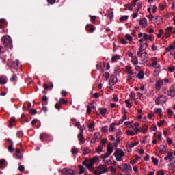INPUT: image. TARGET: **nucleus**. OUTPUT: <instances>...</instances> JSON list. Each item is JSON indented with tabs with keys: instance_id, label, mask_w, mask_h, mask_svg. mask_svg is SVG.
I'll list each match as a JSON object with an SVG mask.
<instances>
[{
	"instance_id": "4468645a",
	"label": "nucleus",
	"mask_w": 175,
	"mask_h": 175,
	"mask_svg": "<svg viewBox=\"0 0 175 175\" xmlns=\"http://www.w3.org/2000/svg\"><path fill=\"white\" fill-rule=\"evenodd\" d=\"M96 103L95 102H93L90 104V106L88 107V114L91 113L92 109H96Z\"/></svg>"
},
{
	"instance_id": "72a5a7b5",
	"label": "nucleus",
	"mask_w": 175,
	"mask_h": 175,
	"mask_svg": "<svg viewBox=\"0 0 175 175\" xmlns=\"http://www.w3.org/2000/svg\"><path fill=\"white\" fill-rule=\"evenodd\" d=\"M124 125L126 126H128V128H132L133 129H135V127L133 126V125L131 124L130 122H125Z\"/></svg>"
},
{
	"instance_id": "f257e3e1",
	"label": "nucleus",
	"mask_w": 175,
	"mask_h": 175,
	"mask_svg": "<svg viewBox=\"0 0 175 175\" xmlns=\"http://www.w3.org/2000/svg\"><path fill=\"white\" fill-rule=\"evenodd\" d=\"M75 126H76L77 128H79V129H80L81 132L78 135V139L82 144H84V143H85V139H84V137L83 136V132H84V130L85 129V126H84V125L81 126L80 124V122H75Z\"/></svg>"
},
{
	"instance_id": "79ce46f5",
	"label": "nucleus",
	"mask_w": 175,
	"mask_h": 175,
	"mask_svg": "<svg viewBox=\"0 0 175 175\" xmlns=\"http://www.w3.org/2000/svg\"><path fill=\"white\" fill-rule=\"evenodd\" d=\"M55 109H57V110H61V103L59 101L57 102L55 105Z\"/></svg>"
},
{
	"instance_id": "58836bf2",
	"label": "nucleus",
	"mask_w": 175,
	"mask_h": 175,
	"mask_svg": "<svg viewBox=\"0 0 175 175\" xmlns=\"http://www.w3.org/2000/svg\"><path fill=\"white\" fill-rule=\"evenodd\" d=\"M96 151L97 154H100V152H102V151H103V148H102V146H98L96 149Z\"/></svg>"
},
{
	"instance_id": "2eb2a0df",
	"label": "nucleus",
	"mask_w": 175,
	"mask_h": 175,
	"mask_svg": "<svg viewBox=\"0 0 175 175\" xmlns=\"http://www.w3.org/2000/svg\"><path fill=\"white\" fill-rule=\"evenodd\" d=\"M139 25H142V26L143 27V28L147 27V19H146V18H142V19L139 21Z\"/></svg>"
},
{
	"instance_id": "de8ad7c7",
	"label": "nucleus",
	"mask_w": 175,
	"mask_h": 175,
	"mask_svg": "<svg viewBox=\"0 0 175 175\" xmlns=\"http://www.w3.org/2000/svg\"><path fill=\"white\" fill-rule=\"evenodd\" d=\"M154 113L156 114H159V116H161V113H162V108H158L154 111Z\"/></svg>"
},
{
	"instance_id": "09e8293b",
	"label": "nucleus",
	"mask_w": 175,
	"mask_h": 175,
	"mask_svg": "<svg viewBox=\"0 0 175 175\" xmlns=\"http://www.w3.org/2000/svg\"><path fill=\"white\" fill-rule=\"evenodd\" d=\"M129 97L131 98V99H133V100H135V99H136V94H135L134 92H131L129 95Z\"/></svg>"
},
{
	"instance_id": "a18cd8bd",
	"label": "nucleus",
	"mask_w": 175,
	"mask_h": 175,
	"mask_svg": "<svg viewBox=\"0 0 175 175\" xmlns=\"http://www.w3.org/2000/svg\"><path fill=\"white\" fill-rule=\"evenodd\" d=\"M8 151L9 152H13V151H14V148H13V144H10L8 146Z\"/></svg>"
},
{
	"instance_id": "f704fd0d",
	"label": "nucleus",
	"mask_w": 175,
	"mask_h": 175,
	"mask_svg": "<svg viewBox=\"0 0 175 175\" xmlns=\"http://www.w3.org/2000/svg\"><path fill=\"white\" fill-rule=\"evenodd\" d=\"M110 155L111 154L109 153H105L100 156V158H102V159H106V158H109Z\"/></svg>"
},
{
	"instance_id": "c03bdc74",
	"label": "nucleus",
	"mask_w": 175,
	"mask_h": 175,
	"mask_svg": "<svg viewBox=\"0 0 175 175\" xmlns=\"http://www.w3.org/2000/svg\"><path fill=\"white\" fill-rule=\"evenodd\" d=\"M88 27H89L90 32H91V33L94 32L95 27H94V26H92V25H91V24H89Z\"/></svg>"
},
{
	"instance_id": "c756f323",
	"label": "nucleus",
	"mask_w": 175,
	"mask_h": 175,
	"mask_svg": "<svg viewBox=\"0 0 175 175\" xmlns=\"http://www.w3.org/2000/svg\"><path fill=\"white\" fill-rule=\"evenodd\" d=\"M128 18H129V16L126 15H124L120 18V23H124V21H126V20H128Z\"/></svg>"
},
{
	"instance_id": "a19ab883",
	"label": "nucleus",
	"mask_w": 175,
	"mask_h": 175,
	"mask_svg": "<svg viewBox=\"0 0 175 175\" xmlns=\"http://www.w3.org/2000/svg\"><path fill=\"white\" fill-rule=\"evenodd\" d=\"M101 131L103 133H106V132L109 131V127L107 126H105L101 129Z\"/></svg>"
},
{
	"instance_id": "4be33fe9",
	"label": "nucleus",
	"mask_w": 175,
	"mask_h": 175,
	"mask_svg": "<svg viewBox=\"0 0 175 175\" xmlns=\"http://www.w3.org/2000/svg\"><path fill=\"white\" fill-rule=\"evenodd\" d=\"M152 65L157 69H159V68H161V65H159V64L158 65V63L157 62V57H155L154 59L153 60Z\"/></svg>"
},
{
	"instance_id": "7c9ffc66",
	"label": "nucleus",
	"mask_w": 175,
	"mask_h": 175,
	"mask_svg": "<svg viewBox=\"0 0 175 175\" xmlns=\"http://www.w3.org/2000/svg\"><path fill=\"white\" fill-rule=\"evenodd\" d=\"M96 66L98 70H100V72H105V69L103 68L101 64H96Z\"/></svg>"
},
{
	"instance_id": "c85d7f7f",
	"label": "nucleus",
	"mask_w": 175,
	"mask_h": 175,
	"mask_svg": "<svg viewBox=\"0 0 175 175\" xmlns=\"http://www.w3.org/2000/svg\"><path fill=\"white\" fill-rule=\"evenodd\" d=\"M165 50L167 53H169V51H172V50H175V46L171 44L170 46L167 47Z\"/></svg>"
},
{
	"instance_id": "f8f14e48",
	"label": "nucleus",
	"mask_w": 175,
	"mask_h": 175,
	"mask_svg": "<svg viewBox=\"0 0 175 175\" xmlns=\"http://www.w3.org/2000/svg\"><path fill=\"white\" fill-rule=\"evenodd\" d=\"M113 151H114V147H113V146H111V144H108L107 147V153L110 154L111 155V154H113Z\"/></svg>"
},
{
	"instance_id": "7ed1b4c3",
	"label": "nucleus",
	"mask_w": 175,
	"mask_h": 175,
	"mask_svg": "<svg viewBox=\"0 0 175 175\" xmlns=\"http://www.w3.org/2000/svg\"><path fill=\"white\" fill-rule=\"evenodd\" d=\"M88 162V170H90V172H94L95 168L92 166H94L96 162H99V157L95 156L92 159L89 160Z\"/></svg>"
},
{
	"instance_id": "0e129e2a",
	"label": "nucleus",
	"mask_w": 175,
	"mask_h": 175,
	"mask_svg": "<svg viewBox=\"0 0 175 175\" xmlns=\"http://www.w3.org/2000/svg\"><path fill=\"white\" fill-rule=\"evenodd\" d=\"M25 169L24 165H19L18 167L19 172H24Z\"/></svg>"
},
{
	"instance_id": "6e6d98bb",
	"label": "nucleus",
	"mask_w": 175,
	"mask_h": 175,
	"mask_svg": "<svg viewBox=\"0 0 175 175\" xmlns=\"http://www.w3.org/2000/svg\"><path fill=\"white\" fill-rule=\"evenodd\" d=\"M115 125H116L115 123H111V124L110 128H109L110 132H113V131H114V129H115L114 126H115Z\"/></svg>"
},
{
	"instance_id": "e2e57ef3",
	"label": "nucleus",
	"mask_w": 175,
	"mask_h": 175,
	"mask_svg": "<svg viewBox=\"0 0 175 175\" xmlns=\"http://www.w3.org/2000/svg\"><path fill=\"white\" fill-rule=\"evenodd\" d=\"M142 9V3H138L137 5V10L139 12Z\"/></svg>"
},
{
	"instance_id": "a211bd4d",
	"label": "nucleus",
	"mask_w": 175,
	"mask_h": 175,
	"mask_svg": "<svg viewBox=\"0 0 175 175\" xmlns=\"http://www.w3.org/2000/svg\"><path fill=\"white\" fill-rule=\"evenodd\" d=\"M173 157V152H170L164 158L165 161H169L170 162H172V157Z\"/></svg>"
},
{
	"instance_id": "8fccbe9b",
	"label": "nucleus",
	"mask_w": 175,
	"mask_h": 175,
	"mask_svg": "<svg viewBox=\"0 0 175 175\" xmlns=\"http://www.w3.org/2000/svg\"><path fill=\"white\" fill-rule=\"evenodd\" d=\"M125 103L126 105V107L129 108V109H131V107H132V104H131V103L129 102V100H125Z\"/></svg>"
},
{
	"instance_id": "9b49d317",
	"label": "nucleus",
	"mask_w": 175,
	"mask_h": 175,
	"mask_svg": "<svg viewBox=\"0 0 175 175\" xmlns=\"http://www.w3.org/2000/svg\"><path fill=\"white\" fill-rule=\"evenodd\" d=\"M117 77L116 75H111L110 77L109 83L110 84H112V85H114L117 83Z\"/></svg>"
},
{
	"instance_id": "774afa93",
	"label": "nucleus",
	"mask_w": 175,
	"mask_h": 175,
	"mask_svg": "<svg viewBox=\"0 0 175 175\" xmlns=\"http://www.w3.org/2000/svg\"><path fill=\"white\" fill-rule=\"evenodd\" d=\"M164 123H165V121L161 120V121L157 122V125H158V126L161 127V126Z\"/></svg>"
},
{
	"instance_id": "5fc2aeb1",
	"label": "nucleus",
	"mask_w": 175,
	"mask_h": 175,
	"mask_svg": "<svg viewBox=\"0 0 175 175\" xmlns=\"http://www.w3.org/2000/svg\"><path fill=\"white\" fill-rule=\"evenodd\" d=\"M152 162H153L155 165H158V159L155 157H152Z\"/></svg>"
},
{
	"instance_id": "37998d69",
	"label": "nucleus",
	"mask_w": 175,
	"mask_h": 175,
	"mask_svg": "<svg viewBox=\"0 0 175 175\" xmlns=\"http://www.w3.org/2000/svg\"><path fill=\"white\" fill-rule=\"evenodd\" d=\"M116 59H120V55H116L115 56H113L111 58V61L113 62H116Z\"/></svg>"
},
{
	"instance_id": "aec40b11",
	"label": "nucleus",
	"mask_w": 175,
	"mask_h": 175,
	"mask_svg": "<svg viewBox=\"0 0 175 175\" xmlns=\"http://www.w3.org/2000/svg\"><path fill=\"white\" fill-rule=\"evenodd\" d=\"M160 153L161 154H166V146H165V145L160 146Z\"/></svg>"
},
{
	"instance_id": "49530a36",
	"label": "nucleus",
	"mask_w": 175,
	"mask_h": 175,
	"mask_svg": "<svg viewBox=\"0 0 175 175\" xmlns=\"http://www.w3.org/2000/svg\"><path fill=\"white\" fill-rule=\"evenodd\" d=\"M17 137H23L24 136V133L23 131H18L16 133Z\"/></svg>"
},
{
	"instance_id": "c9c22d12",
	"label": "nucleus",
	"mask_w": 175,
	"mask_h": 175,
	"mask_svg": "<svg viewBox=\"0 0 175 175\" xmlns=\"http://www.w3.org/2000/svg\"><path fill=\"white\" fill-rule=\"evenodd\" d=\"M16 122V118L12 117L11 118L10 120V128H12V126H13V122Z\"/></svg>"
},
{
	"instance_id": "338daca9",
	"label": "nucleus",
	"mask_w": 175,
	"mask_h": 175,
	"mask_svg": "<svg viewBox=\"0 0 175 175\" xmlns=\"http://www.w3.org/2000/svg\"><path fill=\"white\" fill-rule=\"evenodd\" d=\"M115 73H116V75H118V73H120V67L119 66L115 68Z\"/></svg>"
},
{
	"instance_id": "864d4df0",
	"label": "nucleus",
	"mask_w": 175,
	"mask_h": 175,
	"mask_svg": "<svg viewBox=\"0 0 175 175\" xmlns=\"http://www.w3.org/2000/svg\"><path fill=\"white\" fill-rule=\"evenodd\" d=\"M18 65H20V61L16 60L15 62H13V66H14V68H17Z\"/></svg>"
},
{
	"instance_id": "ea45409f",
	"label": "nucleus",
	"mask_w": 175,
	"mask_h": 175,
	"mask_svg": "<svg viewBox=\"0 0 175 175\" xmlns=\"http://www.w3.org/2000/svg\"><path fill=\"white\" fill-rule=\"evenodd\" d=\"M126 133L128 135V136H133L135 135V132L131 131L130 130H127Z\"/></svg>"
},
{
	"instance_id": "13d9d810",
	"label": "nucleus",
	"mask_w": 175,
	"mask_h": 175,
	"mask_svg": "<svg viewBox=\"0 0 175 175\" xmlns=\"http://www.w3.org/2000/svg\"><path fill=\"white\" fill-rule=\"evenodd\" d=\"M168 70H169V72H174V70H175L174 66H172L170 67H168Z\"/></svg>"
},
{
	"instance_id": "2f4dec72",
	"label": "nucleus",
	"mask_w": 175,
	"mask_h": 175,
	"mask_svg": "<svg viewBox=\"0 0 175 175\" xmlns=\"http://www.w3.org/2000/svg\"><path fill=\"white\" fill-rule=\"evenodd\" d=\"M90 21L92 23V24H95V20H96L97 16H90Z\"/></svg>"
},
{
	"instance_id": "4c0bfd02",
	"label": "nucleus",
	"mask_w": 175,
	"mask_h": 175,
	"mask_svg": "<svg viewBox=\"0 0 175 175\" xmlns=\"http://www.w3.org/2000/svg\"><path fill=\"white\" fill-rule=\"evenodd\" d=\"M60 105L62 103L63 105H68V100H65V98H60L59 101Z\"/></svg>"
},
{
	"instance_id": "ddd939ff",
	"label": "nucleus",
	"mask_w": 175,
	"mask_h": 175,
	"mask_svg": "<svg viewBox=\"0 0 175 175\" xmlns=\"http://www.w3.org/2000/svg\"><path fill=\"white\" fill-rule=\"evenodd\" d=\"M99 134L98 133H94V137L92 138L91 139V143H96V142H98L99 140Z\"/></svg>"
},
{
	"instance_id": "0eeeda50",
	"label": "nucleus",
	"mask_w": 175,
	"mask_h": 175,
	"mask_svg": "<svg viewBox=\"0 0 175 175\" xmlns=\"http://www.w3.org/2000/svg\"><path fill=\"white\" fill-rule=\"evenodd\" d=\"M79 174H83L87 169H88V160L86 159L84 161H83L82 165H80L79 166Z\"/></svg>"
},
{
	"instance_id": "cd10ccee",
	"label": "nucleus",
	"mask_w": 175,
	"mask_h": 175,
	"mask_svg": "<svg viewBox=\"0 0 175 175\" xmlns=\"http://www.w3.org/2000/svg\"><path fill=\"white\" fill-rule=\"evenodd\" d=\"M137 77L138 79H144V72L139 71V72L137 75Z\"/></svg>"
},
{
	"instance_id": "f3484780",
	"label": "nucleus",
	"mask_w": 175,
	"mask_h": 175,
	"mask_svg": "<svg viewBox=\"0 0 175 175\" xmlns=\"http://www.w3.org/2000/svg\"><path fill=\"white\" fill-rule=\"evenodd\" d=\"M64 173L65 175H75V171L73 170L70 169V170H64Z\"/></svg>"
},
{
	"instance_id": "b1692460",
	"label": "nucleus",
	"mask_w": 175,
	"mask_h": 175,
	"mask_svg": "<svg viewBox=\"0 0 175 175\" xmlns=\"http://www.w3.org/2000/svg\"><path fill=\"white\" fill-rule=\"evenodd\" d=\"M72 152L74 157H76V155H77V153L79 152V149H77V148L76 147H73L72 148Z\"/></svg>"
},
{
	"instance_id": "473e14b6",
	"label": "nucleus",
	"mask_w": 175,
	"mask_h": 175,
	"mask_svg": "<svg viewBox=\"0 0 175 175\" xmlns=\"http://www.w3.org/2000/svg\"><path fill=\"white\" fill-rule=\"evenodd\" d=\"M125 38L129 42H132V40H133V38H132V36H131V34H126Z\"/></svg>"
},
{
	"instance_id": "423d86ee",
	"label": "nucleus",
	"mask_w": 175,
	"mask_h": 175,
	"mask_svg": "<svg viewBox=\"0 0 175 175\" xmlns=\"http://www.w3.org/2000/svg\"><path fill=\"white\" fill-rule=\"evenodd\" d=\"M1 42L4 46L6 47H9V46H12V43H13V41L12 40V38L9 36H4L1 38Z\"/></svg>"
},
{
	"instance_id": "052dcab7",
	"label": "nucleus",
	"mask_w": 175,
	"mask_h": 175,
	"mask_svg": "<svg viewBox=\"0 0 175 175\" xmlns=\"http://www.w3.org/2000/svg\"><path fill=\"white\" fill-rule=\"evenodd\" d=\"M109 169H110V170H111V172L112 173H116V172H117V169H116L114 167H113V166H111V167H109Z\"/></svg>"
},
{
	"instance_id": "680f3d73",
	"label": "nucleus",
	"mask_w": 175,
	"mask_h": 175,
	"mask_svg": "<svg viewBox=\"0 0 175 175\" xmlns=\"http://www.w3.org/2000/svg\"><path fill=\"white\" fill-rule=\"evenodd\" d=\"M120 43H122V44H128V42H126V40L124 38H122L120 40Z\"/></svg>"
},
{
	"instance_id": "39448f33",
	"label": "nucleus",
	"mask_w": 175,
	"mask_h": 175,
	"mask_svg": "<svg viewBox=\"0 0 175 175\" xmlns=\"http://www.w3.org/2000/svg\"><path fill=\"white\" fill-rule=\"evenodd\" d=\"M107 167L105 165H100L97 170L94 171V174H105V173H107L108 172Z\"/></svg>"
},
{
	"instance_id": "bf43d9fd",
	"label": "nucleus",
	"mask_w": 175,
	"mask_h": 175,
	"mask_svg": "<svg viewBox=\"0 0 175 175\" xmlns=\"http://www.w3.org/2000/svg\"><path fill=\"white\" fill-rule=\"evenodd\" d=\"M57 1V0H47L48 3H49V5H54V3H55V2Z\"/></svg>"
},
{
	"instance_id": "bb28decb",
	"label": "nucleus",
	"mask_w": 175,
	"mask_h": 175,
	"mask_svg": "<svg viewBox=\"0 0 175 175\" xmlns=\"http://www.w3.org/2000/svg\"><path fill=\"white\" fill-rule=\"evenodd\" d=\"M131 62L133 64V65H137V64H139V61L137 60V57L136 56L133 57Z\"/></svg>"
},
{
	"instance_id": "20e7f679",
	"label": "nucleus",
	"mask_w": 175,
	"mask_h": 175,
	"mask_svg": "<svg viewBox=\"0 0 175 175\" xmlns=\"http://www.w3.org/2000/svg\"><path fill=\"white\" fill-rule=\"evenodd\" d=\"M44 139L47 143H50V142H53L54 139L51 135H49L47 133H42L40 135V139L41 142H44Z\"/></svg>"
},
{
	"instance_id": "1a4fd4ad",
	"label": "nucleus",
	"mask_w": 175,
	"mask_h": 175,
	"mask_svg": "<svg viewBox=\"0 0 175 175\" xmlns=\"http://www.w3.org/2000/svg\"><path fill=\"white\" fill-rule=\"evenodd\" d=\"M167 95L169 96H172V98L175 96V85H172L167 92Z\"/></svg>"
},
{
	"instance_id": "f03ea898",
	"label": "nucleus",
	"mask_w": 175,
	"mask_h": 175,
	"mask_svg": "<svg viewBox=\"0 0 175 175\" xmlns=\"http://www.w3.org/2000/svg\"><path fill=\"white\" fill-rule=\"evenodd\" d=\"M113 155L118 162H121V161H122V158L125 157V152H124V150L121 148H116Z\"/></svg>"
},
{
	"instance_id": "3c124183",
	"label": "nucleus",
	"mask_w": 175,
	"mask_h": 175,
	"mask_svg": "<svg viewBox=\"0 0 175 175\" xmlns=\"http://www.w3.org/2000/svg\"><path fill=\"white\" fill-rule=\"evenodd\" d=\"M139 50L141 51H144L147 50V47H144V44H141L140 47H139Z\"/></svg>"
},
{
	"instance_id": "9d476101",
	"label": "nucleus",
	"mask_w": 175,
	"mask_h": 175,
	"mask_svg": "<svg viewBox=\"0 0 175 175\" xmlns=\"http://www.w3.org/2000/svg\"><path fill=\"white\" fill-rule=\"evenodd\" d=\"M163 85V81L162 80H158L156 83L155 88L156 90H161V87Z\"/></svg>"
},
{
	"instance_id": "393cba45",
	"label": "nucleus",
	"mask_w": 175,
	"mask_h": 175,
	"mask_svg": "<svg viewBox=\"0 0 175 175\" xmlns=\"http://www.w3.org/2000/svg\"><path fill=\"white\" fill-rule=\"evenodd\" d=\"M131 66H126V70L127 71L128 75H133V72L131 70Z\"/></svg>"
},
{
	"instance_id": "6e6552de",
	"label": "nucleus",
	"mask_w": 175,
	"mask_h": 175,
	"mask_svg": "<svg viewBox=\"0 0 175 175\" xmlns=\"http://www.w3.org/2000/svg\"><path fill=\"white\" fill-rule=\"evenodd\" d=\"M167 102V98H166V96L160 95L159 97H157L155 100V105L159 106L161 103H166Z\"/></svg>"
},
{
	"instance_id": "4d7b16f0",
	"label": "nucleus",
	"mask_w": 175,
	"mask_h": 175,
	"mask_svg": "<svg viewBox=\"0 0 175 175\" xmlns=\"http://www.w3.org/2000/svg\"><path fill=\"white\" fill-rule=\"evenodd\" d=\"M128 170V164L124 163L122 164V172H125V170Z\"/></svg>"
},
{
	"instance_id": "6ab92c4d",
	"label": "nucleus",
	"mask_w": 175,
	"mask_h": 175,
	"mask_svg": "<svg viewBox=\"0 0 175 175\" xmlns=\"http://www.w3.org/2000/svg\"><path fill=\"white\" fill-rule=\"evenodd\" d=\"M162 23V17L161 16H156L155 21H154V24L157 25H159Z\"/></svg>"
},
{
	"instance_id": "5701e85b",
	"label": "nucleus",
	"mask_w": 175,
	"mask_h": 175,
	"mask_svg": "<svg viewBox=\"0 0 175 175\" xmlns=\"http://www.w3.org/2000/svg\"><path fill=\"white\" fill-rule=\"evenodd\" d=\"M6 84V79L3 76L0 77V85H5Z\"/></svg>"
},
{
	"instance_id": "e433bc0d",
	"label": "nucleus",
	"mask_w": 175,
	"mask_h": 175,
	"mask_svg": "<svg viewBox=\"0 0 175 175\" xmlns=\"http://www.w3.org/2000/svg\"><path fill=\"white\" fill-rule=\"evenodd\" d=\"M164 31L163 29H159V33L157 34V38H162V36L163 35Z\"/></svg>"
},
{
	"instance_id": "a878e982",
	"label": "nucleus",
	"mask_w": 175,
	"mask_h": 175,
	"mask_svg": "<svg viewBox=\"0 0 175 175\" xmlns=\"http://www.w3.org/2000/svg\"><path fill=\"white\" fill-rule=\"evenodd\" d=\"M107 142V139H103L101 140V143L100 144V147L104 148L106 146V143Z\"/></svg>"
},
{
	"instance_id": "dca6fc26",
	"label": "nucleus",
	"mask_w": 175,
	"mask_h": 175,
	"mask_svg": "<svg viewBox=\"0 0 175 175\" xmlns=\"http://www.w3.org/2000/svg\"><path fill=\"white\" fill-rule=\"evenodd\" d=\"M88 128L90 132H94V131H95V122H92L90 124H89Z\"/></svg>"
},
{
	"instance_id": "412c9836",
	"label": "nucleus",
	"mask_w": 175,
	"mask_h": 175,
	"mask_svg": "<svg viewBox=\"0 0 175 175\" xmlns=\"http://www.w3.org/2000/svg\"><path fill=\"white\" fill-rule=\"evenodd\" d=\"M98 111L100 112V114L105 116L106 113H107V109L106 108H99Z\"/></svg>"
},
{
	"instance_id": "603ef678",
	"label": "nucleus",
	"mask_w": 175,
	"mask_h": 175,
	"mask_svg": "<svg viewBox=\"0 0 175 175\" xmlns=\"http://www.w3.org/2000/svg\"><path fill=\"white\" fill-rule=\"evenodd\" d=\"M121 142V138L120 137H117L116 142L113 143L114 146H118V143Z\"/></svg>"
},
{
	"instance_id": "69168bd1",
	"label": "nucleus",
	"mask_w": 175,
	"mask_h": 175,
	"mask_svg": "<svg viewBox=\"0 0 175 175\" xmlns=\"http://www.w3.org/2000/svg\"><path fill=\"white\" fill-rule=\"evenodd\" d=\"M47 100H49V98H47V96H42V102H46V105H47Z\"/></svg>"
}]
</instances>
